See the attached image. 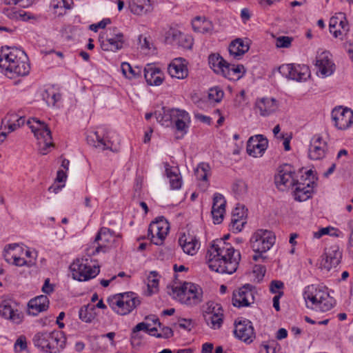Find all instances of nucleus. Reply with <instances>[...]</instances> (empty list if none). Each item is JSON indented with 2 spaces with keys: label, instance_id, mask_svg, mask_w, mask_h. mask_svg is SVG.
<instances>
[{
  "label": "nucleus",
  "instance_id": "1",
  "mask_svg": "<svg viewBox=\"0 0 353 353\" xmlns=\"http://www.w3.org/2000/svg\"><path fill=\"white\" fill-rule=\"evenodd\" d=\"M207 263L210 270L220 274L235 272L241 261V254L223 239L214 241L208 248Z\"/></svg>",
  "mask_w": 353,
  "mask_h": 353
},
{
  "label": "nucleus",
  "instance_id": "2",
  "mask_svg": "<svg viewBox=\"0 0 353 353\" xmlns=\"http://www.w3.org/2000/svg\"><path fill=\"white\" fill-rule=\"evenodd\" d=\"M0 68L5 70L6 75H10V78L14 75L26 76L30 70L25 52L8 46L2 47L0 50Z\"/></svg>",
  "mask_w": 353,
  "mask_h": 353
},
{
  "label": "nucleus",
  "instance_id": "3",
  "mask_svg": "<svg viewBox=\"0 0 353 353\" xmlns=\"http://www.w3.org/2000/svg\"><path fill=\"white\" fill-rule=\"evenodd\" d=\"M157 121L162 125L169 127L174 124L175 129L183 135L187 132L190 117L189 114L177 108H162L161 111H156Z\"/></svg>",
  "mask_w": 353,
  "mask_h": 353
},
{
  "label": "nucleus",
  "instance_id": "4",
  "mask_svg": "<svg viewBox=\"0 0 353 353\" xmlns=\"http://www.w3.org/2000/svg\"><path fill=\"white\" fill-rule=\"evenodd\" d=\"M32 342L35 347L46 353H57L65 347L66 338L63 332H39L34 334Z\"/></svg>",
  "mask_w": 353,
  "mask_h": 353
},
{
  "label": "nucleus",
  "instance_id": "5",
  "mask_svg": "<svg viewBox=\"0 0 353 353\" xmlns=\"http://www.w3.org/2000/svg\"><path fill=\"white\" fill-rule=\"evenodd\" d=\"M304 299L307 303H311V307L321 312H327L332 308L335 301L329 294L314 285L306 288L304 292Z\"/></svg>",
  "mask_w": 353,
  "mask_h": 353
},
{
  "label": "nucleus",
  "instance_id": "6",
  "mask_svg": "<svg viewBox=\"0 0 353 353\" xmlns=\"http://www.w3.org/2000/svg\"><path fill=\"white\" fill-rule=\"evenodd\" d=\"M172 291L173 296L182 303L194 305L202 301V289L193 283H184L180 286H173Z\"/></svg>",
  "mask_w": 353,
  "mask_h": 353
},
{
  "label": "nucleus",
  "instance_id": "7",
  "mask_svg": "<svg viewBox=\"0 0 353 353\" xmlns=\"http://www.w3.org/2000/svg\"><path fill=\"white\" fill-rule=\"evenodd\" d=\"M108 302L110 307L120 315L129 314L140 304L133 292L114 295L108 299Z\"/></svg>",
  "mask_w": 353,
  "mask_h": 353
},
{
  "label": "nucleus",
  "instance_id": "8",
  "mask_svg": "<svg viewBox=\"0 0 353 353\" xmlns=\"http://www.w3.org/2000/svg\"><path fill=\"white\" fill-rule=\"evenodd\" d=\"M27 124L38 140L40 153L46 154L47 149L52 145L51 131L45 123L35 118L29 119Z\"/></svg>",
  "mask_w": 353,
  "mask_h": 353
},
{
  "label": "nucleus",
  "instance_id": "9",
  "mask_svg": "<svg viewBox=\"0 0 353 353\" xmlns=\"http://www.w3.org/2000/svg\"><path fill=\"white\" fill-rule=\"evenodd\" d=\"M72 276L79 281L94 278L99 273V266H91L88 259H77L70 266Z\"/></svg>",
  "mask_w": 353,
  "mask_h": 353
},
{
  "label": "nucleus",
  "instance_id": "10",
  "mask_svg": "<svg viewBox=\"0 0 353 353\" xmlns=\"http://www.w3.org/2000/svg\"><path fill=\"white\" fill-rule=\"evenodd\" d=\"M275 243V236L272 232L266 230H259L252 236L251 247L254 252L265 253Z\"/></svg>",
  "mask_w": 353,
  "mask_h": 353
},
{
  "label": "nucleus",
  "instance_id": "11",
  "mask_svg": "<svg viewBox=\"0 0 353 353\" xmlns=\"http://www.w3.org/2000/svg\"><path fill=\"white\" fill-rule=\"evenodd\" d=\"M296 181V172L292 165L284 164L279 168L278 173L274 176V183L279 190H287L293 187Z\"/></svg>",
  "mask_w": 353,
  "mask_h": 353
},
{
  "label": "nucleus",
  "instance_id": "12",
  "mask_svg": "<svg viewBox=\"0 0 353 353\" xmlns=\"http://www.w3.org/2000/svg\"><path fill=\"white\" fill-rule=\"evenodd\" d=\"M105 39L100 38L101 48L104 51L116 52L123 48V34L117 28L108 29L104 33Z\"/></svg>",
  "mask_w": 353,
  "mask_h": 353
},
{
  "label": "nucleus",
  "instance_id": "13",
  "mask_svg": "<svg viewBox=\"0 0 353 353\" xmlns=\"http://www.w3.org/2000/svg\"><path fill=\"white\" fill-rule=\"evenodd\" d=\"M23 248L17 243L7 245L4 248V258L8 263H12L16 266L27 265L28 267L34 264L32 260L26 261L23 257Z\"/></svg>",
  "mask_w": 353,
  "mask_h": 353
},
{
  "label": "nucleus",
  "instance_id": "14",
  "mask_svg": "<svg viewBox=\"0 0 353 353\" xmlns=\"http://www.w3.org/2000/svg\"><path fill=\"white\" fill-rule=\"evenodd\" d=\"M279 70L282 75L297 81H305L310 77V69L305 65H282Z\"/></svg>",
  "mask_w": 353,
  "mask_h": 353
},
{
  "label": "nucleus",
  "instance_id": "15",
  "mask_svg": "<svg viewBox=\"0 0 353 353\" xmlns=\"http://www.w3.org/2000/svg\"><path fill=\"white\" fill-rule=\"evenodd\" d=\"M254 302V290L252 285L246 284L233 292L232 303L234 306L248 307Z\"/></svg>",
  "mask_w": 353,
  "mask_h": 353
},
{
  "label": "nucleus",
  "instance_id": "16",
  "mask_svg": "<svg viewBox=\"0 0 353 353\" xmlns=\"http://www.w3.org/2000/svg\"><path fill=\"white\" fill-rule=\"evenodd\" d=\"M204 318L210 328L218 330L221 327L223 322V310L217 303H208Z\"/></svg>",
  "mask_w": 353,
  "mask_h": 353
},
{
  "label": "nucleus",
  "instance_id": "17",
  "mask_svg": "<svg viewBox=\"0 0 353 353\" xmlns=\"http://www.w3.org/2000/svg\"><path fill=\"white\" fill-rule=\"evenodd\" d=\"M279 105V101L273 97H262L256 100L254 108L261 117H266L275 114Z\"/></svg>",
  "mask_w": 353,
  "mask_h": 353
},
{
  "label": "nucleus",
  "instance_id": "18",
  "mask_svg": "<svg viewBox=\"0 0 353 353\" xmlns=\"http://www.w3.org/2000/svg\"><path fill=\"white\" fill-rule=\"evenodd\" d=\"M335 126L339 130H345L353 123V111L349 108L339 107L332 112Z\"/></svg>",
  "mask_w": 353,
  "mask_h": 353
},
{
  "label": "nucleus",
  "instance_id": "19",
  "mask_svg": "<svg viewBox=\"0 0 353 353\" xmlns=\"http://www.w3.org/2000/svg\"><path fill=\"white\" fill-rule=\"evenodd\" d=\"M234 334L236 338L247 343H252L256 336L252 323L247 319L235 322Z\"/></svg>",
  "mask_w": 353,
  "mask_h": 353
},
{
  "label": "nucleus",
  "instance_id": "20",
  "mask_svg": "<svg viewBox=\"0 0 353 353\" xmlns=\"http://www.w3.org/2000/svg\"><path fill=\"white\" fill-rule=\"evenodd\" d=\"M179 243L184 253L190 256L196 254L200 248V242L196 236L190 231L181 235Z\"/></svg>",
  "mask_w": 353,
  "mask_h": 353
},
{
  "label": "nucleus",
  "instance_id": "21",
  "mask_svg": "<svg viewBox=\"0 0 353 353\" xmlns=\"http://www.w3.org/2000/svg\"><path fill=\"white\" fill-rule=\"evenodd\" d=\"M268 139L263 135L251 137L247 143V152L254 157H261L268 148Z\"/></svg>",
  "mask_w": 353,
  "mask_h": 353
},
{
  "label": "nucleus",
  "instance_id": "22",
  "mask_svg": "<svg viewBox=\"0 0 353 353\" xmlns=\"http://www.w3.org/2000/svg\"><path fill=\"white\" fill-rule=\"evenodd\" d=\"M342 254L339 250V248L336 245H331L325 248L324 257L321 261L323 268L330 270L333 268H336L341 262Z\"/></svg>",
  "mask_w": 353,
  "mask_h": 353
},
{
  "label": "nucleus",
  "instance_id": "23",
  "mask_svg": "<svg viewBox=\"0 0 353 353\" xmlns=\"http://www.w3.org/2000/svg\"><path fill=\"white\" fill-rule=\"evenodd\" d=\"M113 233L109 228H102L97 234L94 243L97 244L95 250L92 254H95L100 252H105L107 249L114 241Z\"/></svg>",
  "mask_w": 353,
  "mask_h": 353
},
{
  "label": "nucleus",
  "instance_id": "24",
  "mask_svg": "<svg viewBox=\"0 0 353 353\" xmlns=\"http://www.w3.org/2000/svg\"><path fill=\"white\" fill-rule=\"evenodd\" d=\"M17 307V303L12 300H3L0 303V315L15 323H19L21 321V316Z\"/></svg>",
  "mask_w": 353,
  "mask_h": 353
},
{
  "label": "nucleus",
  "instance_id": "25",
  "mask_svg": "<svg viewBox=\"0 0 353 353\" xmlns=\"http://www.w3.org/2000/svg\"><path fill=\"white\" fill-rule=\"evenodd\" d=\"M314 182L310 179H305L304 182L296 181L294 191V199L298 201H305L310 198L313 193Z\"/></svg>",
  "mask_w": 353,
  "mask_h": 353
},
{
  "label": "nucleus",
  "instance_id": "26",
  "mask_svg": "<svg viewBox=\"0 0 353 353\" xmlns=\"http://www.w3.org/2000/svg\"><path fill=\"white\" fill-rule=\"evenodd\" d=\"M326 151L327 143L320 136H314L309 148V157L313 160H320L325 157Z\"/></svg>",
  "mask_w": 353,
  "mask_h": 353
},
{
  "label": "nucleus",
  "instance_id": "27",
  "mask_svg": "<svg viewBox=\"0 0 353 353\" xmlns=\"http://www.w3.org/2000/svg\"><path fill=\"white\" fill-rule=\"evenodd\" d=\"M168 71L172 78L185 79L188 75L186 60L181 57L173 59L168 65Z\"/></svg>",
  "mask_w": 353,
  "mask_h": 353
},
{
  "label": "nucleus",
  "instance_id": "28",
  "mask_svg": "<svg viewBox=\"0 0 353 353\" xmlns=\"http://www.w3.org/2000/svg\"><path fill=\"white\" fill-rule=\"evenodd\" d=\"M226 201L223 196L219 193H215L213 197V204L212 208V215L214 223H221L225 212Z\"/></svg>",
  "mask_w": 353,
  "mask_h": 353
},
{
  "label": "nucleus",
  "instance_id": "29",
  "mask_svg": "<svg viewBox=\"0 0 353 353\" xmlns=\"http://www.w3.org/2000/svg\"><path fill=\"white\" fill-rule=\"evenodd\" d=\"M154 3V0H130L128 7L134 14L143 16L153 11Z\"/></svg>",
  "mask_w": 353,
  "mask_h": 353
},
{
  "label": "nucleus",
  "instance_id": "30",
  "mask_svg": "<svg viewBox=\"0 0 353 353\" xmlns=\"http://www.w3.org/2000/svg\"><path fill=\"white\" fill-rule=\"evenodd\" d=\"M316 65L321 74L325 77L330 76L335 70V65L328 52H323L316 57Z\"/></svg>",
  "mask_w": 353,
  "mask_h": 353
},
{
  "label": "nucleus",
  "instance_id": "31",
  "mask_svg": "<svg viewBox=\"0 0 353 353\" xmlns=\"http://www.w3.org/2000/svg\"><path fill=\"white\" fill-rule=\"evenodd\" d=\"M144 77L150 85H159L163 81V73L161 70L151 64L144 68Z\"/></svg>",
  "mask_w": 353,
  "mask_h": 353
},
{
  "label": "nucleus",
  "instance_id": "32",
  "mask_svg": "<svg viewBox=\"0 0 353 353\" xmlns=\"http://www.w3.org/2000/svg\"><path fill=\"white\" fill-rule=\"evenodd\" d=\"M48 307V298L46 295L38 296L29 301V314L33 316H36L39 312L46 311Z\"/></svg>",
  "mask_w": 353,
  "mask_h": 353
},
{
  "label": "nucleus",
  "instance_id": "33",
  "mask_svg": "<svg viewBox=\"0 0 353 353\" xmlns=\"http://www.w3.org/2000/svg\"><path fill=\"white\" fill-rule=\"evenodd\" d=\"M245 73V69L243 65H234L228 63L225 67L222 76L231 81H237L240 79Z\"/></svg>",
  "mask_w": 353,
  "mask_h": 353
},
{
  "label": "nucleus",
  "instance_id": "34",
  "mask_svg": "<svg viewBox=\"0 0 353 353\" xmlns=\"http://www.w3.org/2000/svg\"><path fill=\"white\" fill-rule=\"evenodd\" d=\"M165 173L170 179V187L173 190H179L182 185V178L177 168L171 167L165 163Z\"/></svg>",
  "mask_w": 353,
  "mask_h": 353
},
{
  "label": "nucleus",
  "instance_id": "35",
  "mask_svg": "<svg viewBox=\"0 0 353 353\" xmlns=\"http://www.w3.org/2000/svg\"><path fill=\"white\" fill-rule=\"evenodd\" d=\"M249 45L241 39H236L229 46V52L234 59H239L249 50Z\"/></svg>",
  "mask_w": 353,
  "mask_h": 353
},
{
  "label": "nucleus",
  "instance_id": "36",
  "mask_svg": "<svg viewBox=\"0 0 353 353\" xmlns=\"http://www.w3.org/2000/svg\"><path fill=\"white\" fill-rule=\"evenodd\" d=\"M192 26L195 32L200 33H208L213 29L212 22L201 17H195L192 22Z\"/></svg>",
  "mask_w": 353,
  "mask_h": 353
},
{
  "label": "nucleus",
  "instance_id": "37",
  "mask_svg": "<svg viewBox=\"0 0 353 353\" xmlns=\"http://www.w3.org/2000/svg\"><path fill=\"white\" fill-rule=\"evenodd\" d=\"M209 65L214 72L218 74H222L228 62L219 54H212L208 58Z\"/></svg>",
  "mask_w": 353,
  "mask_h": 353
},
{
  "label": "nucleus",
  "instance_id": "38",
  "mask_svg": "<svg viewBox=\"0 0 353 353\" xmlns=\"http://www.w3.org/2000/svg\"><path fill=\"white\" fill-rule=\"evenodd\" d=\"M159 275L157 272L152 271L148 276V296L152 295L159 290Z\"/></svg>",
  "mask_w": 353,
  "mask_h": 353
},
{
  "label": "nucleus",
  "instance_id": "39",
  "mask_svg": "<svg viewBox=\"0 0 353 353\" xmlns=\"http://www.w3.org/2000/svg\"><path fill=\"white\" fill-rule=\"evenodd\" d=\"M339 19L338 28L333 32V35L335 38L345 35L349 31L348 22L344 13L340 12Z\"/></svg>",
  "mask_w": 353,
  "mask_h": 353
},
{
  "label": "nucleus",
  "instance_id": "40",
  "mask_svg": "<svg viewBox=\"0 0 353 353\" xmlns=\"http://www.w3.org/2000/svg\"><path fill=\"white\" fill-rule=\"evenodd\" d=\"M198 180L208 181V177L210 174V167L207 163H201L194 171Z\"/></svg>",
  "mask_w": 353,
  "mask_h": 353
},
{
  "label": "nucleus",
  "instance_id": "41",
  "mask_svg": "<svg viewBox=\"0 0 353 353\" xmlns=\"http://www.w3.org/2000/svg\"><path fill=\"white\" fill-rule=\"evenodd\" d=\"M173 37L177 41V43L184 48H191L193 45V39L192 37L181 32H175L173 34Z\"/></svg>",
  "mask_w": 353,
  "mask_h": 353
},
{
  "label": "nucleus",
  "instance_id": "42",
  "mask_svg": "<svg viewBox=\"0 0 353 353\" xmlns=\"http://www.w3.org/2000/svg\"><path fill=\"white\" fill-rule=\"evenodd\" d=\"M166 228V234H168L169 232V223L168 222L163 219L161 218L160 219H157L155 221H152L148 228V232H161V229Z\"/></svg>",
  "mask_w": 353,
  "mask_h": 353
},
{
  "label": "nucleus",
  "instance_id": "43",
  "mask_svg": "<svg viewBox=\"0 0 353 353\" xmlns=\"http://www.w3.org/2000/svg\"><path fill=\"white\" fill-rule=\"evenodd\" d=\"M121 71L123 75L130 79L139 77L141 72L140 68H137L134 69L130 64L127 62L122 63Z\"/></svg>",
  "mask_w": 353,
  "mask_h": 353
},
{
  "label": "nucleus",
  "instance_id": "44",
  "mask_svg": "<svg viewBox=\"0 0 353 353\" xmlns=\"http://www.w3.org/2000/svg\"><path fill=\"white\" fill-rule=\"evenodd\" d=\"M168 234H166V228L161 229V232H148V238L150 239L151 242L157 245H161Z\"/></svg>",
  "mask_w": 353,
  "mask_h": 353
},
{
  "label": "nucleus",
  "instance_id": "45",
  "mask_svg": "<svg viewBox=\"0 0 353 353\" xmlns=\"http://www.w3.org/2000/svg\"><path fill=\"white\" fill-rule=\"evenodd\" d=\"M232 191L237 196H243L248 192V185L243 180H237L232 185Z\"/></svg>",
  "mask_w": 353,
  "mask_h": 353
},
{
  "label": "nucleus",
  "instance_id": "46",
  "mask_svg": "<svg viewBox=\"0 0 353 353\" xmlns=\"http://www.w3.org/2000/svg\"><path fill=\"white\" fill-rule=\"evenodd\" d=\"M6 16L13 20H23L26 21V12L23 10H18L16 8H12L10 9H7L6 12Z\"/></svg>",
  "mask_w": 353,
  "mask_h": 353
},
{
  "label": "nucleus",
  "instance_id": "47",
  "mask_svg": "<svg viewBox=\"0 0 353 353\" xmlns=\"http://www.w3.org/2000/svg\"><path fill=\"white\" fill-rule=\"evenodd\" d=\"M151 326V323L149 322H141L138 323L132 330V336H131V343L134 345L135 340L138 338L137 332L139 331H145L148 332L149 327Z\"/></svg>",
  "mask_w": 353,
  "mask_h": 353
},
{
  "label": "nucleus",
  "instance_id": "48",
  "mask_svg": "<svg viewBox=\"0 0 353 353\" xmlns=\"http://www.w3.org/2000/svg\"><path fill=\"white\" fill-rule=\"evenodd\" d=\"M223 95V91L219 87L210 88L208 92L209 99L214 102H220Z\"/></svg>",
  "mask_w": 353,
  "mask_h": 353
},
{
  "label": "nucleus",
  "instance_id": "49",
  "mask_svg": "<svg viewBox=\"0 0 353 353\" xmlns=\"http://www.w3.org/2000/svg\"><path fill=\"white\" fill-rule=\"evenodd\" d=\"M245 223L246 220L245 219H231L230 230L232 232H239L242 230Z\"/></svg>",
  "mask_w": 353,
  "mask_h": 353
},
{
  "label": "nucleus",
  "instance_id": "50",
  "mask_svg": "<svg viewBox=\"0 0 353 353\" xmlns=\"http://www.w3.org/2000/svg\"><path fill=\"white\" fill-rule=\"evenodd\" d=\"M14 348L16 352H20L27 349V341L25 336L21 335L17 339Z\"/></svg>",
  "mask_w": 353,
  "mask_h": 353
},
{
  "label": "nucleus",
  "instance_id": "51",
  "mask_svg": "<svg viewBox=\"0 0 353 353\" xmlns=\"http://www.w3.org/2000/svg\"><path fill=\"white\" fill-rule=\"evenodd\" d=\"M231 219H245L246 220V211L245 210L243 207H236L232 214Z\"/></svg>",
  "mask_w": 353,
  "mask_h": 353
},
{
  "label": "nucleus",
  "instance_id": "52",
  "mask_svg": "<svg viewBox=\"0 0 353 353\" xmlns=\"http://www.w3.org/2000/svg\"><path fill=\"white\" fill-rule=\"evenodd\" d=\"M79 318L85 322H90L93 319L92 314L88 312V307H82L79 312Z\"/></svg>",
  "mask_w": 353,
  "mask_h": 353
},
{
  "label": "nucleus",
  "instance_id": "53",
  "mask_svg": "<svg viewBox=\"0 0 353 353\" xmlns=\"http://www.w3.org/2000/svg\"><path fill=\"white\" fill-rule=\"evenodd\" d=\"M292 39L289 37H279L276 40V46L278 48H288L291 45Z\"/></svg>",
  "mask_w": 353,
  "mask_h": 353
},
{
  "label": "nucleus",
  "instance_id": "54",
  "mask_svg": "<svg viewBox=\"0 0 353 353\" xmlns=\"http://www.w3.org/2000/svg\"><path fill=\"white\" fill-rule=\"evenodd\" d=\"M178 325L179 327L188 331L191 330L194 327V323L190 319H179L178 321Z\"/></svg>",
  "mask_w": 353,
  "mask_h": 353
},
{
  "label": "nucleus",
  "instance_id": "55",
  "mask_svg": "<svg viewBox=\"0 0 353 353\" xmlns=\"http://www.w3.org/2000/svg\"><path fill=\"white\" fill-rule=\"evenodd\" d=\"M110 23L111 21L110 19H103L102 21L97 23L90 25V29L92 31L97 32L99 28H105L106 26Z\"/></svg>",
  "mask_w": 353,
  "mask_h": 353
},
{
  "label": "nucleus",
  "instance_id": "56",
  "mask_svg": "<svg viewBox=\"0 0 353 353\" xmlns=\"http://www.w3.org/2000/svg\"><path fill=\"white\" fill-rule=\"evenodd\" d=\"M173 336L172 330L167 326H163L161 329V332L157 334V338L169 339Z\"/></svg>",
  "mask_w": 353,
  "mask_h": 353
},
{
  "label": "nucleus",
  "instance_id": "57",
  "mask_svg": "<svg viewBox=\"0 0 353 353\" xmlns=\"http://www.w3.org/2000/svg\"><path fill=\"white\" fill-rule=\"evenodd\" d=\"M283 288V283L280 281H272L270 285V290L272 293L276 294L280 292L279 290H281Z\"/></svg>",
  "mask_w": 353,
  "mask_h": 353
},
{
  "label": "nucleus",
  "instance_id": "58",
  "mask_svg": "<svg viewBox=\"0 0 353 353\" xmlns=\"http://www.w3.org/2000/svg\"><path fill=\"white\" fill-rule=\"evenodd\" d=\"M266 269L261 265H256L253 268V273L256 274L259 281L261 280L265 275Z\"/></svg>",
  "mask_w": 353,
  "mask_h": 353
},
{
  "label": "nucleus",
  "instance_id": "59",
  "mask_svg": "<svg viewBox=\"0 0 353 353\" xmlns=\"http://www.w3.org/2000/svg\"><path fill=\"white\" fill-rule=\"evenodd\" d=\"M340 12L331 17L330 20V31L333 34L334 30L338 28L339 21H340Z\"/></svg>",
  "mask_w": 353,
  "mask_h": 353
},
{
  "label": "nucleus",
  "instance_id": "60",
  "mask_svg": "<svg viewBox=\"0 0 353 353\" xmlns=\"http://www.w3.org/2000/svg\"><path fill=\"white\" fill-rule=\"evenodd\" d=\"M42 291L47 294H50L54 291V287L52 284L50 283L49 279H46L45 280L44 284L42 287Z\"/></svg>",
  "mask_w": 353,
  "mask_h": 353
},
{
  "label": "nucleus",
  "instance_id": "61",
  "mask_svg": "<svg viewBox=\"0 0 353 353\" xmlns=\"http://www.w3.org/2000/svg\"><path fill=\"white\" fill-rule=\"evenodd\" d=\"M262 347L265 350V353H276L275 341L270 342L268 344H263Z\"/></svg>",
  "mask_w": 353,
  "mask_h": 353
},
{
  "label": "nucleus",
  "instance_id": "62",
  "mask_svg": "<svg viewBox=\"0 0 353 353\" xmlns=\"http://www.w3.org/2000/svg\"><path fill=\"white\" fill-rule=\"evenodd\" d=\"M72 3V0H61L57 5H54V8L63 6L66 9H70V4Z\"/></svg>",
  "mask_w": 353,
  "mask_h": 353
},
{
  "label": "nucleus",
  "instance_id": "63",
  "mask_svg": "<svg viewBox=\"0 0 353 353\" xmlns=\"http://www.w3.org/2000/svg\"><path fill=\"white\" fill-rule=\"evenodd\" d=\"M139 44H140L141 48H145V49L150 48V42L145 37H143L142 35H140L139 37Z\"/></svg>",
  "mask_w": 353,
  "mask_h": 353
},
{
  "label": "nucleus",
  "instance_id": "64",
  "mask_svg": "<svg viewBox=\"0 0 353 353\" xmlns=\"http://www.w3.org/2000/svg\"><path fill=\"white\" fill-rule=\"evenodd\" d=\"M213 350V344L210 343H205L202 345V353H212Z\"/></svg>",
  "mask_w": 353,
  "mask_h": 353
}]
</instances>
